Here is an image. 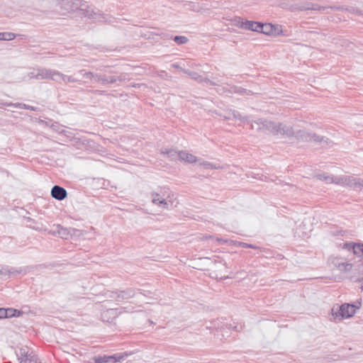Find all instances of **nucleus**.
Returning <instances> with one entry per match:
<instances>
[{"instance_id":"nucleus-1","label":"nucleus","mask_w":363,"mask_h":363,"mask_svg":"<svg viewBox=\"0 0 363 363\" xmlns=\"http://www.w3.org/2000/svg\"><path fill=\"white\" fill-rule=\"evenodd\" d=\"M257 129L262 133L272 134L284 138H293L294 128L291 125H287L283 123L275 122L265 118H259Z\"/></svg>"},{"instance_id":"nucleus-2","label":"nucleus","mask_w":363,"mask_h":363,"mask_svg":"<svg viewBox=\"0 0 363 363\" xmlns=\"http://www.w3.org/2000/svg\"><path fill=\"white\" fill-rule=\"evenodd\" d=\"M206 272L208 275L215 279H225L226 266L219 257H206Z\"/></svg>"},{"instance_id":"nucleus-3","label":"nucleus","mask_w":363,"mask_h":363,"mask_svg":"<svg viewBox=\"0 0 363 363\" xmlns=\"http://www.w3.org/2000/svg\"><path fill=\"white\" fill-rule=\"evenodd\" d=\"M58 6L62 13L79 10L84 16L89 17L91 16V12L88 9L89 6L86 4V2L82 0H58Z\"/></svg>"},{"instance_id":"nucleus-4","label":"nucleus","mask_w":363,"mask_h":363,"mask_svg":"<svg viewBox=\"0 0 363 363\" xmlns=\"http://www.w3.org/2000/svg\"><path fill=\"white\" fill-rule=\"evenodd\" d=\"M208 85L216 86L213 89L211 88V89L215 90L219 94H222L225 92H228L230 94L234 93L240 96H251L254 94V92L252 91L238 86H232L228 90H225V88L219 85L218 82L211 81L209 79L208 76H206V87L208 86Z\"/></svg>"},{"instance_id":"nucleus-5","label":"nucleus","mask_w":363,"mask_h":363,"mask_svg":"<svg viewBox=\"0 0 363 363\" xmlns=\"http://www.w3.org/2000/svg\"><path fill=\"white\" fill-rule=\"evenodd\" d=\"M99 69L111 75L105 74L104 85L113 84L117 82H123L127 79L128 74L125 72H118L116 69H109V66H102Z\"/></svg>"},{"instance_id":"nucleus-6","label":"nucleus","mask_w":363,"mask_h":363,"mask_svg":"<svg viewBox=\"0 0 363 363\" xmlns=\"http://www.w3.org/2000/svg\"><path fill=\"white\" fill-rule=\"evenodd\" d=\"M293 138H296L303 142H311L314 141L316 143H321L323 142L329 143V139L324 137L317 135L315 133L307 132L305 130H298L295 131L294 130Z\"/></svg>"},{"instance_id":"nucleus-7","label":"nucleus","mask_w":363,"mask_h":363,"mask_svg":"<svg viewBox=\"0 0 363 363\" xmlns=\"http://www.w3.org/2000/svg\"><path fill=\"white\" fill-rule=\"evenodd\" d=\"M361 306V301L357 300L352 303H345L340 307L339 310L335 313L336 316H340L342 318H349L352 317L355 313L357 309Z\"/></svg>"},{"instance_id":"nucleus-8","label":"nucleus","mask_w":363,"mask_h":363,"mask_svg":"<svg viewBox=\"0 0 363 363\" xmlns=\"http://www.w3.org/2000/svg\"><path fill=\"white\" fill-rule=\"evenodd\" d=\"M214 114L219 117H223L224 120L237 119L242 122L247 121L248 123H250V121H247V117H242L240 112L236 110H228L224 114L216 110H208L206 113V116H214Z\"/></svg>"},{"instance_id":"nucleus-9","label":"nucleus","mask_w":363,"mask_h":363,"mask_svg":"<svg viewBox=\"0 0 363 363\" xmlns=\"http://www.w3.org/2000/svg\"><path fill=\"white\" fill-rule=\"evenodd\" d=\"M53 74L57 75L58 74L56 73L54 69L38 67L33 69V70L28 74V76L30 79H35L37 80H51V79H53Z\"/></svg>"},{"instance_id":"nucleus-10","label":"nucleus","mask_w":363,"mask_h":363,"mask_svg":"<svg viewBox=\"0 0 363 363\" xmlns=\"http://www.w3.org/2000/svg\"><path fill=\"white\" fill-rule=\"evenodd\" d=\"M169 197V189L164 187L161 188L159 192L151 193L152 201L163 208H168L167 198Z\"/></svg>"},{"instance_id":"nucleus-11","label":"nucleus","mask_w":363,"mask_h":363,"mask_svg":"<svg viewBox=\"0 0 363 363\" xmlns=\"http://www.w3.org/2000/svg\"><path fill=\"white\" fill-rule=\"evenodd\" d=\"M282 32L281 26L279 25L260 22L258 33H263L267 35L278 36L280 35Z\"/></svg>"},{"instance_id":"nucleus-12","label":"nucleus","mask_w":363,"mask_h":363,"mask_svg":"<svg viewBox=\"0 0 363 363\" xmlns=\"http://www.w3.org/2000/svg\"><path fill=\"white\" fill-rule=\"evenodd\" d=\"M233 21L234 25L239 28L257 33L259 31L260 22L249 20L244 21L241 17H235Z\"/></svg>"},{"instance_id":"nucleus-13","label":"nucleus","mask_w":363,"mask_h":363,"mask_svg":"<svg viewBox=\"0 0 363 363\" xmlns=\"http://www.w3.org/2000/svg\"><path fill=\"white\" fill-rule=\"evenodd\" d=\"M74 228H64L60 224L54 225L53 228L50 230V233L53 235H57L62 239H68L72 235Z\"/></svg>"},{"instance_id":"nucleus-14","label":"nucleus","mask_w":363,"mask_h":363,"mask_svg":"<svg viewBox=\"0 0 363 363\" xmlns=\"http://www.w3.org/2000/svg\"><path fill=\"white\" fill-rule=\"evenodd\" d=\"M328 8V7H324L318 5V4H315L310 1L303 2L302 4L296 5V9L300 11H314L323 13L325 10H327Z\"/></svg>"},{"instance_id":"nucleus-15","label":"nucleus","mask_w":363,"mask_h":363,"mask_svg":"<svg viewBox=\"0 0 363 363\" xmlns=\"http://www.w3.org/2000/svg\"><path fill=\"white\" fill-rule=\"evenodd\" d=\"M342 183L345 184L354 190H362L363 189V180L350 176H345L342 179Z\"/></svg>"},{"instance_id":"nucleus-16","label":"nucleus","mask_w":363,"mask_h":363,"mask_svg":"<svg viewBox=\"0 0 363 363\" xmlns=\"http://www.w3.org/2000/svg\"><path fill=\"white\" fill-rule=\"evenodd\" d=\"M50 194L53 199L57 201H62L67 198V191L65 188L58 185H55L51 189Z\"/></svg>"},{"instance_id":"nucleus-17","label":"nucleus","mask_w":363,"mask_h":363,"mask_svg":"<svg viewBox=\"0 0 363 363\" xmlns=\"http://www.w3.org/2000/svg\"><path fill=\"white\" fill-rule=\"evenodd\" d=\"M118 301H123L133 298L135 295V290L133 288H128L124 290H118Z\"/></svg>"},{"instance_id":"nucleus-18","label":"nucleus","mask_w":363,"mask_h":363,"mask_svg":"<svg viewBox=\"0 0 363 363\" xmlns=\"http://www.w3.org/2000/svg\"><path fill=\"white\" fill-rule=\"evenodd\" d=\"M315 177L318 179V180H320V181H323L325 182V183L327 184H332V183H335V184H342V179L343 178L342 177H336V178H333V177L332 176H330V175H327L325 173H323V174H318L315 176Z\"/></svg>"},{"instance_id":"nucleus-19","label":"nucleus","mask_w":363,"mask_h":363,"mask_svg":"<svg viewBox=\"0 0 363 363\" xmlns=\"http://www.w3.org/2000/svg\"><path fill=\"white\" fill-rule=\"evenodd\" d=\"M118 315V313L117 309L110 308L101 314V319L104 322L112 323L113 320L116 318Z\"/></svg>"},{"instance_id":"nucleus-20","label":"nucleus","mask_w":363,"mask_h":363,"mask_svg":"<svg viewBox=\"0 0 363 363\" xmlns=\"http://www.w3.org/2000/svg\"><path fill=\"white\" fill-rule=\"evenodd\" d=\"M18 359L20 363H36V362L40 360L38 356L31 350H30L27 354L22 356Z\"/></svg>"},{"instance_id":"nucleus-21","label":"nucleus","mask_w":363,"mask_h":363,"mask_svg":"<svg viewBox=\"0 0 363 363\" xmlns=\"http://www.w3.org/2000/svg\"><path fill=\"white\" fill-rule=\"evenodd\" d=\"M179 159L188 163L196 162V157L186 151H179Z\"/></svg>"},{"instance_id":"nucleus-22","label":"nucleus","mask_w":363,"mask_h":363,"mask_svg":"<svg viewBox=\"0 0 363 363\" xmlns=\"http://www.w3.org/2000/svg\"><path fill=\"white\" fill-rule=\"evenodd\" d=\"M132 352H121V353H116L114 354L111 355L112 363H116V362H123L125 358H127L128 356L131 355Z\"/></svg>"},{"instance_id":"nucleus-23","label":"nucleus","mask_w":363,"mask_h":363,"mask_svg":"<svg viewBox=\"0 0 363 363\" xmlns=\"http://www.w3.org/2000/svg\"><path fill=\"white\" fill-rule=\"evenodd\" d=\"M1 104L6 106H13V107H16V108H23L26 110H30V111H36V109H37L36 107H34V106H30L28 104H21V103L13 104L12 102H10V103H1Z\"/></svg>"},{"instance_id":"nucleus-24","label":"nucleus","mask_w":363,"mask_h":363,"mask_svg":"<svg viewBox=\"0 0 363 363\" xmlns=\"http://www.w3.org/2000/svg\"><path fill=\"white\" fill-rule=\"evenodd\" d=\"M23 314L21 310L16 309L13 308H6L5 311L6 318H11L13 317H20Z\"/></svg>"},{"instance_id":"nucleus-25","label":"nucleus","mask_w":363,"mask_h":363,"mask_svg":"<svg viewBox=\"0 0 363 363\" xmlns=\"http://www.w3.org/2000/svg\"><path fill=\"white\" fill-rule=\"evenodd\" d=\"M165 37L167 38L173 40L174 42L175 43H177V45L186 44L189 41L188 38L184 36V35H174V36H173V35H169V34H166Z\"/></svg>"},{"instance_id":"nucleus-26","label":"nucleus","mask_w":363,"mask_h":363,"mask_svg":"<svg viewBox=\"0 0 363 363\" xmlns=\"http://www.w3.org/2000/svg\"><path fill=\"white\" fill-rule=\"evenodd\" d=\"M161 153L167 155L172 160L179 159V151H177L174 149L162 150Z\"/></svg>"},{"instance_id":"nucleus-27","label":"nucleus","mask_w":363,"mask_h":363,"mask_svg":"<svg viewBox=\"0 0 363 363\" xmlns=\"http://www.w3.org/2000/svg\"><path fill=\"white\" fill-rule=\"evenodd\" d=\"M91 359L94 363H112L111 355L95 356Z\"/></svg>"},{"instance_id":"nucleus-28","label":"nucleus","mask_w":363,"mask_h":363,"mask_svg":"<svg viewBox=\"0 0 363 363\" xmlns=\"http://www.w3.org/2000/svg\"><path fill=\"white\" fill-rule=\"evenodd\" d=\"M220 322L214 321L211 322L210 325H206V329L209 330L211 333H213L215 335H219Z\"/></svg>"},{"instance_id":"nucleus-29","label":"nucleus","mask_w":363,"mask_h":363,"mask_svg":"<svg viewBox=\"0 0 363 363\" xmlns=\"http://www.w3.org/2000/svg\"><path fill=\"white\" fill-rule=\"evenodd\" d=\"M358 245L357 242H347L344 243L343 248L347 250L348 251H352L354 255H357V247Z\"/></svg>"},{"instance_id":"nucleus-30","label":"nucleus","mask_w":363,"mask_h":363,"mask_svg":"<svg viewBox=\"0 0 363 363\" xmlns=\"http://www.w3.org/2000/svg\"><path fill=\"white\" fill-rule=\"evenodd\" d=\"M23 270L21 267L19 268H15L13 267L8 266V277L7 279H9L11 277H14L17 274H19L22 273Z\"/></svg>"},{"instance_id":"nucleus-31","label":"nucleus","mask_w":363,"mask_h":363,"mask_svg":"<svg viewBox=\"0 0 363 363\" xmlns=\"http://www.w3.org/2000/svg\"><path fill=\"white\" fill-rule=\"evenodd\" d=\"M30 350L27 346L21 347H19L17 350H16V354L18 357V359H19L22 356H25L26 354H27V353Z\"/></svg>"},{"instance_id":"nucleus-32","label":"nucleus","mask_w":363,"mask_h":363,"mask_svg":"<svg viewBox=\"0 0 363 363\" xmlns=\"http://www.w3.org/2000/svg\"><path fill=\"white\" fill-rule=\"evenodd\" d=\"M223 165L220 164V162H210L206 161V169H222Z\"/></svg>"},{"instance_id":"nucleus-33","label":"nucleus","mask_w":363,"mask_h":363,"mask_svg":"<svg viewBox=\"0 0 363 363\" xmlns=\"http://www.w3.org/2000/svg\"><path fill=\"white\" fill-rule=\"evenodd\" d=\"M79 73L82 74L83 77L85 79H88V80H90V81L93 80L94 72H86V71H85V69H81L79 72Z\"/></svg>"},{"instance_id":"nucleus-34","label":"nucleus","mask_w":363,"mask_h":363,"mask_svg":"<svg viewBox=\"0 0 363 363\" xmlns=\"http://www.w3.org/2000/svg\"><path fill=\"white\" fill-rule=\"evenodd\" d=\"M186 7L188 9H191L193 11H199L202 9V6L199 4H196V3H193V2L187 4Z\"/></svg>"},{"instance_id":"nucleus-35","label":"nucleus","mask_w":363,"mask_h":363,"mask_svg":"<svg viewBox=\"0 0 363 363\" xmlns=\"http://www.w3.org/2000/svg\"><path fill=\"white\" fill-rule=\"evenodd\" d=\"M105 74L94 73L93 80L95 82H101L104 84Z\"/></svg>"},{"instance_id":"nucleus-36","label":"nucleus","mask_w":363,"mask_h":363,"mask_svg":"<svg viewBox=\"0 0 363 363\" xmlns=\"http://www.w3.org/2000/svg\"><path fill=\"white\" fill-rule=\"evenodd\" d=\"M341 271L350 272L352 268V264L350 263H341L338 265Z\"/></svg>"},{"instance_id":"nucleus-37","label":"nucleus","mask_w":363,"mask_h":363,"mask_svg":"<svg viewBox=\"0 0 363 363\" xmlns=\"http://www.w3.org/2000/svg\"><path fill=\"white\" fill-rule=\"evenodd\" d=\"M64 82L67 83V82H79L80 84H82V80L80 79H76L72 76H67V75H64L63 77V81Z\"/></svg>"},{"instance_id":"nucleus-38","label":"nucleus","mask_w":363,"mask_h":363,"mask_svg":"<svg viewBox=\"0 0 363 363\" xmlns=\"http://www.w3.org/2000/svg\"><path fill=\"white\" fill-rule=\"evenodd\" d=\"M238 246L241 247H243V248H252V249H259V247L258 246H256L255 245H252V244H249V243H247V242H238Z\"/></svg>"},{"instance_id":"nucleus-39","label":"nucleus","mask_w":363,"mask_h":363,"mask_svg":"<svg viewBox=\"0 0 363 363\" xmlns=\"http://www.w3.org/2000/svg\"><path fill=\"white\" fill-rule=\"evenodd\" d=\"M55 72L56 73H57L58 74H53V79H51V80H53V81H55L57 82H60V81H63V77H64V74L61 73L59 71H57V70H55Z\"/></svg>"},{"instance_id":"nucleus-40","label":"nucleus","mask_w":363,"mask_h":363,"mask_svg":"<svg viewBox=\"0 0 363 363\" xmlns=\"http://www.w3.org/2000/svg\"><path fill=\"white\" fill-rule=\"evenodd\" d=\"M16 38V35L10 32H4L3 36V40H11Z\"/></svg>"},{"instance_id":"nucleus-41","label":"nucleus","mask_w":363,"mask_h":363,"mask_svg":"<svg viewBox=\"0 0 363 363\" xmlns=\"http://www.w3.org/2000/svg\"><path fill=\"white\" fill-rule=\"evenodd\" d=\"M357 270H358V274L362 277L360 278H358L357 279V281L362 283L363 285V262L361 264L358 265Z\"/></svg>"},{"instance_id":"nucleus-42","label":"nucleus","mask_w":363,"mask_h":363,"mask_svg":"<svg viewBox=\"0 0 363 363\" xmlns=\"http://www.w3.org/2000/svg\"><path fill=\"white\" fill-rule=\"evenodd\" d=\"M328 9H330L333 11H347V9L344 6H328Z\"/></svg>"},{"instance_id":"nucleus-43","label":"nucleus","mask_w":363,"mask_h":363,"mask_svg":"<svg viewBox=\"0 0 363 363\" xmlns=\"http://www.w3.org/2000/svg\"><path fill=\"white\" fill-rule=\"evenodd\" d=\"M118 290L115 291H109L107 294V296L110 298L113 299L116 301H118Z\"/></svg>"},{"instance_id":"nucleus-44","label":"nucleus","mask_w":363,"mask_h":363,"mask_svg":"<svg viewBox=\"0 0 363 363\" xmlns=\"http://www.w3.org/2000/svg\"><path fill=\"white\" fill-rule=\"evenodd\" d=\"M0 275L8 277V266L0 265Z\"/></svg>"},{"instance_id":"nucleus-45","label":"nucleus","mask_w":363,"mask_h":363,"mask_svg":"<svg viewBox=\"0 0 363 363\" xmlns=\"http://www.w3.org/2000/svg\"><path fill=\"white\" fill-rule=\"evenodd\" d=\"M357 256L363 257V243L358 242V245L357 246Z\"/></svg>"},{"instance_id":"nucleus-46","label":"nucleus","mask_w":363,"mask_h":363,"mask_svg":"<svg viewBox=\"0 0 363 363\" xmlns=\"http://www.w3.org/2000/svg\"><path fill=\"white\" fill-rule=\"evenodd\" d=\"M189 76L194 79H200L201 81L202 77L195 72H189Z\"/></svg>"},{"instance_id":"nucleus-47","label":"nucleus","mask_w":363,"mask_h":363,"mask_svg":"<svg viewBox=\"0 0 363 363\" xmlns=\"http://www.w3.org/2000/svg\"><path fill=\"white\" fill-rule=\"evenodd\" d=\"M257 123H259V118H258V119H257V120H255V121H252V122L251 123V128H252V129H255V130H256V131H257V132H262L261 130H259L257 129V128H258V125L257 124Z\"/></svg>"},{"instance_id":"nucleus-48","label":"nucleus","mask_w":363,"mask_h":363,"mask_svg":"<svg viewBox=\"0 0 363 363\" xmlns=\"http://www.w3.org/2000/svg\"><path fill=\"white\" fill-rule=\"evenodd\" d=\"M138 291H139L140 294L145 296H150L151 294H152V292L150 291H145V290H143V289H138Z\"/></svg>"},{"instance_id":"nucleus-49","label":"nucleus","mask_w":363,"mask_h":363,"mask_svg":"<svg viewBox=\"0 0 363 363\" xmlns=\"http://www.w3.org/2000/svg\"><path fill=\"white\" fill-rule=\"evenodd\" d=\"M5 311L6 308H0V319L6 318Z\"/></svg>"},{"instance_id":"nucleus-50","label":"nucleus","mask_w":363,"mask_h":363,"mask_svg":"<svg viewBox=\"0 0 363 363\" xmlns=\"http://www.w3.org/2000/svg\"><path fill=\"white\" fill-rule=\"evenodd\" d=\"M216 242H218L219 244H223V243H225L226 242V240L222 239V238H217L216 239Z\"/></svg>"},{"instance_id":"nucleus-51","label":"nucleus","mask_w":363,"mask_h":363,"mask_svg":"<svg viewBox=\"0 0 363 363\" xmlns=\"http://www.w3.org/2000/svg\"><path fill=\"white\" fill-rule=\"evenodd\" d=\"M205 238H206V240H213L214 239V237L213 235H206Z\"/></svg>"},{"instance_id":"nucleus-52","label":"nucleus","mask_w":363,"mask_h":363,"mask_svg":"<svg viewBox=\"0 0 363 363\" xmlns=\"http://www.w3.org/2000/svg\"><path fill=\"white\" fill-rule=\"evenodd\" d=\"M334 235H343V231L342 230H340V231H337L336 233H333Z\"/></svg>"},{"instance_id":"nucleus-53","label":"nucleus","mask_w":363,"mask_h":363,"mask_svg":"<svg viewBox=\"0 0 363 363\" xmlns=\"http://www.w3.org/2000/svg\"><path fill=\"white\" fill-rule=\"evenodd\" d=\"M140 85L139 84H134L132 85V86H133V87H140Z\"/></svg>"},{"instance_id":"nucleus-54","label":"nucleus","mask_w":363,"mask_h":363,"mask_svg":"<svg viewBox=\"0 0 363 363\" xmlns=\"http://www.w3.org/2000/svg\"><path fill=\"white\" fill-rule=\"evenodd\" d=\"M4 33H0V40H3Z\"/></svg>"},{"instance_id":"nucleus-55","label":"nucleus","mask_w":363,"mask_h":363,"mask_svg":"<svg viewBox=\"0 0 363 363\" xmlns=\"http://www.w3.org/2000/svg\"><path fill=\"white\" fill-rule=\"evenodd\" d=\"M88 143H94V141H93V140H90V141H89Z\"/></svg>"},{"instance_id":"nucleus-56","label":"nucleus","mask_w":363,"mask_h":363,"mask_svg":"<svg viewBox=\"0 0 363 363\" xmlns=\"http://www.w3.org/2000/svg\"><path fill=\"white\" fill-rule=\"evenodd\" d=\"M36 363H42V362H40V360H39V361L36 362Z\"/></svg>"},{"instance_id":"nucleus-57","label":"nucleus","mask_w":363,"mask_h":363,"mask_svg":"<svg viewBox=\"0 0 363 363\" xmlns=\"http://www.w3.org/2000/svg\"><path fill=\"white\" fill-rule=\"evenodd\" d=\"M173 66L175 67H178V65H174Z\"/></svg>"},{"instance_id":"nucleus-58","label":"nucleus","mask_w":363,"mask_h":363,"mask_svg":"<svg viewBox=\"0 0 363 363\" xmlns=\"http://www.w3.org/2000/svg\"><path fill=\"white\" fill-rule=\"evenodd\" d=\"M361 289H362V291H363V285H362Z\"/></svg>"}]
</instances>
